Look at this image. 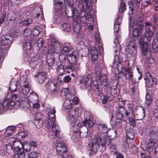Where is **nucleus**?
<instances>
[{"mask_svg":"<svg viewBox=\"0 0 158 158\" xmlns=\"http://www.w3.org/2000/svg\"><path fill=\"white\" fill-rule=\"evenodd\" d=\"M154 33L153 30H145V32L141 38L139 40L141 59L150 64H154L155 63L153 58L151 57V51L148 48L149 44Z\"/></svg>","mask_w":158,"mask_h":158,"instance_id":"1","label":"nucleus"},{"mask_svg":"<svg viewBox=\"0 0 158 158\" xmlns=\"http://www.w3.org/2000/svg\"><path fill=\"white\" fill-rule=\"evenodd\" d=\"M111 139H107L106 138H104L102 139L100 135L97 134L94 135L92 142L89 143L88 146V148L90 154L94 155L97 152L98 148L100 146L104 147L106 143H108V145L111 143Z\"/></svg>","mask_w":158,"mask_h":158,"instance_id":"2","label":"nucleus"},{"mask_svg":"<svg viewBox=\"0 0 158 158\" xmlns=\"http://www.w3.org/2000/svg\"><path fill=\"white\" fill-rule=\"evenodd\" d=\"M48 110V119L47 120L48 127L52 126L55 136L58 138L60 137V129L55 122V113L56 111L54 107L49 106L47 108Z\"/></svg>","mask_w":158,"mask_h":158,"instance_id":"3","label":"nucleus"},{"mask_svg":"<svg viewBox=\"0 0 158 158\" xmlns=\"http://www.w3.org/2000/svg\"><path fill=\"white\" fill-rule=\"evenodd\" d=\"M67 15L69 17H72L73 21L76 23H78L79 21L84 23L86 21L85 12L83 11H81L79 13L75 9L71 8L70 11Z\"/></svg>","mask_w":158,"mask_h":158,"instance_id":"4","label":"nucleus"},{"mask_svg":"<svg viewBox=\"0 0 158 158\" xmlns=\"http://www.w3.org/2000/svg\"><path fill=\"white\" fill-rule=\"evenodd\" d=\"M12 40L10 35L3 37L0 43V61H2L4 60V54L9 49L10 46L9 44L11 43Z\"/></svg>","mask_w":158,"mask_h":158,"instance_id":"5","label":"nucleus"},{"mask_svg":"<svg viewBox=\"0 0 158 158\" xmlns=\"http://www.w3.org/2000/svg\"><path fill=\"white\" fill-rule=\"evenodd\" d=\"M21 96V94L18 93L13 94L12 95L11 97L9 98H6L0 106V110L5 106H7V108L10 109L12 108L15 104L14 101Z\"/></svg>","mask_w":158,"mask_h":158,"instance_id":"6","label":"nucleus"},{"mask_svg":"<svg viewBox=\"0 0 158 158\" xmlns=\"http://www.w3.org/2000/svg\"><path fill=\"white\" fill-rule=\"evenodd\" d=\"M91 77L89 74H88L82 76L79 80V85L81 88L84 89H86L88 91L92 89V85L89 83V80L91 79Z\"/></svg>","mask_w":158,"mask_h":158,"instance_id":"7","label":"nucleus"},{"mask_svg":"<svg viewBox=\"0 0 158 158\" xmlns=\"http://www.w3.org/2000/svg\"><path fill=\"white\" fill-rule=\"evenodd\" d=\"M77 55L75 52H72L67 55V59L69 65L66 66V68L72 71H74L76 69L75 66Z\"/></svg>","mask_w":158,"mask_h":158,"instance_id":"8","label":"nucleus"},{"mask_svg":"<svg viewBox=\"0 0 158 158\" xmlns=\"http://www.w3.org/2000/svg\"><path fill=\"white\" fill-rule=\"evenodd\" d=\"M13 147L16 152L20 155L23 154L24 150V145L19 140H12Z\"/></svg>","mask_w":158,"mask_h":158,"instance_id":"9","label":"nucleus"},{"mask_svg":"<svg viewBox=\"0 0 158 158\" xmlns=\"http://www.w3.org/2000/svg\"><path fill=\"white\" fill-rule=\"evenodd\" d=\"M127 45L128 47L127 52L131 56H136L137 54V48L134 42L131 41L129 44Z\"/></svg>","mask_w":158,"mask_h":158,"instance_id":"10","label":"nucleus"},{"mask_svg":"<svg viewBox=\"0 0 158 158\" xmlns=\"http://www.w3.org/2000/svg\"><path fill=\"white\" fill-rule=\"evenodd\" d=\"M47 88L52 93L54 94L59 91V88L57 87V84L56 82L49 81L47 84Z\"/></svg>","mask_w":158,"mask_h":158,"instance_id":"11","label":"nucleus"},{"mask_svg":"<svg viewBox=\"0 0 158 158\" xmlns=\"http://www.w3.org/2000/svg\"><path fill=\"white\" fill-rule=\"evenodd\" d=\"M57 153L60 155H64L67 152L66 146L63 143H58L56 147Z\"/></svg>","mask_w":158,"mask_h":158,"instance_id":"12","label":"nucleus"},{"mask_svg":"<svg viewBox=\"0 0 158 158\" xmlns=\"http://www.w3.org/2000/svg\"><path fill=\"white\" fill-rule=\"evenodd\" d=\"M146 85L148 87L153 86L154 81L156 80V78H153L151 74L149 72L146 73V77L144 78Z\"/></svg>","mask_w":158,"mask_h":158,"instance_id":"13","label":"nucleus"},{"mask_svg":"<svg viewBox=\"0 0 158 158\" xmlns=\"http://www.w3.org/2000/svg\"><path fill=\"white\" fill-rule=\"evenodd\" d=\"M94 125L92 118L89 116L85 118L84 120L81 123V126L85 127L87 128V132L88 131V128H91Z\"/></svg>","mask_w":158,"mask_h":158,"instance_id":"14","label":"nucleus"},{"mask_svg":"<svg viewBox=\"0 0 158 158\" xmlns=\"http://www.w3.org/2000/svg\"><path fill=\"white\" fill-rule=\"evenodd\" d=\"M115 38L114 41V47L116 51L120 50V45L119 41L120 40V35L118 33V30L115 31Z\"/></svg>","mask_w":158,"mask_h":158,"instance_id":"15","label":"nucleus"},{"mask_svg":"<svg viewBox=\"0 0 158 158\" xmlns=\"http://www.w3.org/2000/svg\"><path fill=\"white\" fill-rule=\"evenodd\" d=\"M35 76L37 78V81L38 83L41 84L44 82L47 77V75L45 72L41 71L38 72Z\"/></svg>","mask_w":158,"mask_h":158,"instance_id":"16","label":"nucleus"},{"mask_svg":"<svg viewBox=\"0 0 158 158\" xmlns=\"http://www.w3.org/2000/svg\"><path fill=\"white\" fill-rule=\"evenodd\" d=\"M137 27L134 28V30H144L148 29L149 30L150 27L151 26L150 23L148 22H146L145 26L143 25L142 21H138L136 25Z\"/></svg>","mask_w":158,"mask_h":158,"instance_id":"17","label":"nucleus"},{"mask_svg":"<svg viewBox=\"0 0 158 158\" xmlns=\"http://www.w3.org/2000/svg\"><path fill=\"white\" fill-rule=\"evenodd\" d=\"M75 110H74L71 109L70 110L69 112V116L68 119L71 123L74 124L77 121V116L76 115ZM74 126V124L73 125Z\"/></svg>","mask_w":158,"mask_h":158,"instance_id":"18","label":"nucleus"},{"mask_svg":"<svg viewBox=\"0 0 158 158\" xmlns=\"http://www.w3.org/2000/svg\"><path fill=\"white\" fill-rule=\"evenodd\" d=\"M91 61L94 63H96L98 59V52L95 47H93L90 51Z\"/></svg>","mask_w":158,"mask_h":158,"instance_id":"19","label":"nucleus"},{"mask_svg":"<svg viewBox=\"0 0 158 158\" xmlns=\"http://www.w3.org/2000/svg\"><path fill=\"white\" fill-rule=\"evenodd\" d=\"M98 128L99 131L102 133H107L110 130V129L104 123L99 124L98 125Z\"/></svg>","mask_w":158,"mask_h":158,"instance_id":"20","label":"nucleus"},{"mask_svg":"<svg viewBox=\"0 0 158 158\" xmlns=\"http://www.w3.org/2000/svg\"><path fill=\"white\" fill-rule=\"evenodd\" d=\"M145 115V110L144 108H142L139 113L135 114L134 116L137 120H139L142 119L144 117Z\"/></svg>","mask_w":158,"mask_h":158,"instance_id":"21","label":"nucleus"},{"mask_svg":"<svg viewBox=\"0 0 158 158\" xmlns=\"http://www.w3.org/2000/svg\"><path fill=\"white\" fill-rule=\"evenodd\" d=\"M149 137L153 139H158V133L156 128L153 127L151 128Z\"/></svg>","mask_w":158,"mask_h":158,"instance_id":"22","label":"nucleus"},{"mask_svg":"<svg viewBox=\"0 0 158 158\" xmlns=\"http://www.w3.org/2000/svg\"><path fill=\"white\" fill-rule=\"evenodd\" d=\"M157 140L149 137L148 141L147 148H148L149 150L152 149V147L154 145Z\"/></svg>","mask_w":158,"mask_h":158,"instance_id":"23","label":"nucleus"},{"mask_svg":"<svg viewBox=\"0 0 158 158\" xmlns=\"http://www.w3.org/2000/svg\"><path fill=\"white\" fill-rule=\"evenodd\" d=\"M124 70L125 73L124 75L128 79L133 76V72L130 68L127 67L125 68Z\"/></svg>","mask_w":158,"mask_h":158,"instance_id":"24","label":"nucleus"},{"mask_svg":"<svg viewBox=\"0 0 158 158\" xmlns=\"http://www.w3.org/2000/svg\"><path fill=\"white\" fill-rule=\"evenodd\" d=\"M18 81L14 80H12L10 81V84L9 86V88L11 92H14L16 91L17 85H18Z\"/></svg>","mask_w":158,"mask_h":158,"instance_id":"25","label":"nucleus"},{"mask_svg":"<svg viewBox=\"0 0 158 158\" xmlns=\"http://www.w3.org/2000/svg\"><path fill=\"white\" fill-rule=\"evenodd\" d=\"M37 153L35 152H32L29 154H25L23 151V154L20 155L23 158H37Z\"/></svg>","mask_w":158,"mask_h":158,"instance_id":"26","label":"nucleus"},{"mask_svg":"<svg viewBox=\"0 0 158 158\" xmlns=\"http://www.w3.org/2000/svg\"><path fill=\"white\" fill-rule=\"evenodd\" d=\"M129 33L133 35V39L135 40L137 39L138 36L142 33V30H130Z\"/></svg>","mask_w":158,"mask_h":158,"instance_id":"27","label":"nucleus"},{"mask_svg":"<svg viewBox=\"0 0 158 158\" xmlns=\"http://www.w3.org/2000/svg\"><path fill=\"white\" fill-rule=\"evenodd\" d=\"M47 61L49 66H52L54 64L55 61L54 55H51L50 56H47Z\"/></svg>","mask_w":158,"mask_h":158,"instance_id":"28","label":"nucleus"},{"mask_svg":"<svg viewBox=\"0 0 158 158\" xmlns=\"http://www.w3.org/2000/svg\"><path fill=\"white\" fill-rule=\"evenodd\" d=\"M56 93L62 96L66 97L69 93V91L67 88H62L61 90L59 89V91Z\"/></svg>","mask_w":158,"mask_h":158,"instance_id":"29","label":"nucleus"},{"mask_svg":"<svg viewBox=\"0 0 158 158\" xmlns=\"http://www.w3.org/2000/svg\"><path fill=\"white\" fill-rule=\"evenodd\" d=\"M29 88L28 84L23 85L21 89L22 93L23 95H27L29 91Z\"/></svg>","mask_w":158,"mask_h":158,"instance_id":"30","label":"nucleus"},{"mask_svg":"<svg viewBox=\"0 0 158 158\" xmlns=\"http://www.w3.org/2000/svg\"><path fill=\"white\" fill-rule=\"evenodd\" d=\"M126 109H125L121 108L118 109L116 113V116L119 119H121L123 117L124 113H125Z\"/></svg>","mask_w":158,"mask_h":158,"instance_id":"31","label":"nucleus"},{"mask_svg":"<svg viewBox=\"0 0 158 158\" xmlns=\"http://www.w3.org/2000/svg\"><path fill=\"white\" fill-rule=\"evenodd\" d=\"M121 1L120 6L119 8V13H122L126 10L125 0H120Z\"/></svg>","mask_w":158,"mask_h":158,"instance_id":"32","label":"nucleus"},{"mask_svg":"<svg viewBox=\"0 0 158 158\" xmlns=\"http://www.w3.org/2000/svg\"><path fill=\"white\" fill-rule=\"evenodd\" d=\"M36 39L34 38L32 40V42L33 44L37 43V44L38 47L40 48L41 47L43 44V39L40 38L37 41Z\"/></svg>","mask_w":158,"mask_h":158,"instance_id":"33","label":"nucleus"},{"mask_svg":"<svg viewBox=\"0 0 158 158\" xmlns=\"http://www.w3.org/2000/svg\"><path fill=\"white\" fill-rule=\"evenodd\" d=\"M29 98L33 103L37 102L39 100L38 96L35 93H33L31 94Z\"/></svg>","mask_w":158,"mask_h":158,"instance_id":"34","label":"nucleus"},{"mask_svg":"<svg viewBox=\"0 0 158 158\" xmlns=\"http://www.w3.org/2000/svg\"><path fill=\"white\" fill-rule=\"evenodd\" d=\"M65 109H70L72 108V104L71 101L68 99H65L63 105Z\"/></svg>","mask_w":158,"mask_h":158,"instance_id":"35","label":"nucleus"},{"mask_svg":"<svg viewBox=\"0 0 158 158\" xmlns=\"http://www.w3.org/2000/svg\"><path fill=\"white\" fill-rule=\"evenodd\" d=\"M145 103L148 106H150L151 104L152 99L151 95L148 93L146 94V96Z\"/></svg>","mask_w":158,"mask_h":158,"instance_id":"36","label":"nucleus"},{"mask_svg":"<svg viewBox=\"0 0 158 158\" xmlns=\"http://www.w3.org/2000/svg\"><path fill=\"white\" fill-rule=\"evenodd\" d=\"M32 23V20L30 18H27L22 22H20V24L21 25L27 26Z\"/></svg>","mask_w":158,"mask_h":158,"instance_id":"37","label":"nucleus"},{"mask_svg":"<svg viewBox=\"0 0 158 158\" xmlns=\"http://www.w3.org/2000/svg\"><path fill=\"white\" fill-rule=\"evenodd\" d=\"M110 154L112 155H116L117 153H118L117 152L115 145L114 144L111 145L110 147Z\"/></svg>","mask_w":158,"mask_h":158,"instance_id":"38","label":"nucleus"},{"mask_svg":"<svg viewBox=\"0 0 158 158\" xmlns=\"http://www.w3.org/2000/svg\"><path fill=\"white\" fill-rule=\"evenodd\" d=\"M35 124L36 128H41L43 124V120H35Z\"/></svg>","mask_w":158,"mask_h":158,"instance_id":"39","label":"nucleus"},{"mask_svg":"<svg viewBox=\"0 0 158 158\" xmlns=\"http://www.w3.org/2000/svg\"><path fill=\"white\" fill-rule=\"evenodd\" d=\"M152 48L155 52L158 51V40H154L153 41L152 43Z\"/></svg>","mask_w":158,"mask_h":158,"instance_id":"40","label":"nucleus"},{"mask_svg":"<svg viewBox=\"0 0 158 158\" xmlns=\"http://www.w3.org/2000/svg\"><path fill=\"white\" fill-rule=\"evenodd\" d=\"M33 43L32 42H26L23 45L24 49L28 51L31 49V44Z\"/></svg>","mask_w":158,"mask_h":158,"instance_id":"41","label":"nucleus"},{"mask_svg":"<svg viewBox=\"0 0 158 158\" xmlns=\"http://www.w3.org/2000/svg\"><path fill=\"white\" fill-rule=\"evenodd\" d=\"M6 151L9 154H10L13 152V149L11 145L7 144L6 145Z\"/></svg>","mask_w":158,"mask_h":158,"instance_id":"42","label":"nucleus"},{"mask_svg":"<svg viewBox=\"0 0 158 158\" xmlns=\"http://www.w3.org/2000/svg\"><path fill=\"white\" fill-rule=\"evenodd\" d=\"M18 134L19 136L18 139L19 140L24 139L26 136L27 135V132L24 131H22L19 132Z\"/></svg>","mask_w":158,"mask_h":158,"instance_id":"43","label":"nucleus"},{"mask_svg":"<svg viewBox=\"0 0 158 158\" xmlns=\"http://www.w3.org/2000/svg\"><path fill=\"white\" fill-rule=\"evenodd\" d=\"M30 106L29 103L27 101L22 102H20V107H23L24 109H27Z\"/></svg>","mask_w":158,"mask_h":158,"instance_id":"44","label":"nucleus"},{"mask_svg":"<svg viewBox=\"0 0 158 158\" xmlns=\"http://www.w3.org/2000/svg\"><path fill=\"white\" fill-rule=\"evenodd\" d=\"M71 80V77L70 76L68 75L64 77L62 80H60V81L61 82L69 83L70 81Z\"/></svg>","mask_w":158,"mask_h":158,"instance_id":"45","label":"nucleus"},{"mask_svg":"<svg viewBox=\"0 0 158 158\" xmlns=\"http://www.w3.org/2000/svg\"><path fill=\"white\" fill-rule=\"evenodd\" d=\"M126 137L127 140H132L134 138L133 134L129 131L127 132Z\"/></svg>","mask_w":158,"mask_h":158,"instance_id":"46","label":"nucleus"},{"mask_svg":"<svg viewBox=\"0 0 158 158\" xmlns=\"http://www.w3.org/2000/svg\"><path fill=\"white\" fill-rule=\"evenodd\" d=\"M57 73L59 74L64 73V69L63 65L62 64H60L58 66L57 69Z\"/></svg>","mask_w":158,"mask_h":158,"instance_id":"47","label":"nucleus"},{"mask_svg":"<svg viewBox=\"0 0 158 158\" xmlns=\"http://www.w3.org/2000/svg\"><path fill=\"white\" fill-rule=\"evenodd\" d=\"M59 59L60 61L61 62L64 63L66 60V56L64 54L61 53L59 56Z\"/></svg>","mask_w":158,"mask_h":158,"instance_id":"48","label":"nucleus"},{"mask_svg":"<svg viewBox=\"0 0 158 158\" xmlns=\"http://www.w3.org/2000/svg\"><path fill=\"white\" fill-rule=\"evenodd\" d=\"M130 87L131 89V92L132 94H134L135 91L137 90V84H136V85H130Z\"/></svg>","mask_w":158,"mask_h":158,"instance_id":"49","label":"nucleus"},{"mask_svg":"<svg viewBox=\"0 0 158 158\" xmlns=\"http://www.w3.org/2000/svg\"><path fill=\"white\" fill-rule=\"evenodd\" d=\"M38 63L37 60L32 59L29 62L30 66L32 68H34L35 67Z\"/></svg>","mask_w":158,"mask_h":158,"instance_id":"50","label":"nucleus"},{"mask_svg":"<svg viewBox=\"0 0 158 158\" xmlns=\"http://www.w3.org/2000/svg\"><path fill=\"white\" fill-rule=\"evenodd\" d=\"M34 30H32L31 31V30H24V35L26 37H30L31 35V33L34 32L33 31Z\"/></svg>","mask_w":158,"mask_h":158,"instance_id":"51","label":"nucleus"},{"mask_svg":"<svg viewBox=\"0 0 158 158\" xmlns=\"http://www.w3.org/2000/svg\"><path fill=\"white\" fill-rule=\"evenodd\" d=\"M44 116L40 113H38L35 115V120H43Z\"/></svg>","mask_w":158,"mask_h":158,"instance_id":"52","label":"nucleus"},{"mask_svg":"<svg viewBox=\"0 0 158 158\" xmlns=\"http://www.w3.org/2000/svg\"><path fill=\"white\" fill-rule=\"evenodd\" d=\"M13 133V129H11L10 127L8 128L6 131L5 134L6 136H10L11 134Z\"/></svg>","mask_w":158,"mask_h":158,"instance_id":"53","label":"nucleus"},{"mask_svg":"<svg viewBox=\"0 0 158 158\" xmlns=\"http://www.w3.org/2000/svg\"><path fill=\"white\" fill-rule=\"evenodd\" d=\"M95 38L96 41L98 43L100 42V38L99 34V33L98 31H97L95 34Z\"/></svg>","mask_w":158,"mask_h":158,"instance_id":"54","label":"nucleus"},{"mask_svg":"<svg viewBox=\"0 0 158 158\" xmlns=\"http://www.w3.org/2000/svg\"><path fill=\"white\" fill-rule=\"evenodd\" d=\"M131 113H132V109L131 107H128L127 110H126L125 115L126 116H127Z\"/></svg>","mask_w":158,"mask_h":158,"instance_id":"55","label":"nucleus"},{"mask_svg":"<svg viewBox=\"0 0 158 158\" xmlns=\"http://www.w3.org/2000/svg\"><path fill=\"white\" fill-rule=\"evenodd\" d=\"M46 27L44 25L39 24L35 26V30H39L40 29H45Z\"/></svg>","mask_w":158,"mask_h":158,"instance_id":"56","label":"nucleus"},{"mask_svg":"<svg viewBox=\"0 0 158 158\" xmlns=\"http://www.w3.org/2000/svg\"><path fill=\"white\" fill-rule=\"evenodd\" d=\"M71 49V46L69 44H66L63 48V50L65 52H67Z\"/></svg>","mask_w":158,"mask_h":158,"instance_id":"57","label":"nucleus"},{"mask_svg":"<svg viewBox=\"0 0 158 158\" xmlns=\"http://www.w3.org/2000/svg\"><path fill=\"white\" fill-rule=\"evenodd\" d=\"M62 28L63 30H66V29H70L69 25L67 23H64L62 25Z\"/></svg>","mask_w":158,"mask_h":158,"instance_id":"58","label":"nucleus"},{"mask_svg":"<svg viewBox=\"0 0 158 158\" xmlns=\"http://www.w3.org/2000/svg\"><path fill=\"white\" fill-rule=\"evenodd\" d=\"M142 4L144 6H147L151 4L150 0H144L142 3Z\"/></svg>","mask_w":158,"mask_h":158,"instance_id":"59","label":"nucleus"},{"mask_svg":"<svg viewBox=\"0 0 158 158\" xmlns=\"http://www.w3.org/2000/svg\"><path fill=\"white\" fill-rule=\"evenodd\" d=\"M128 81L130 82L133 85H136V84H136V81L135 80V79L134 77L133 76L128 79Z\"/></svg>","mask_w":158,"mask_h":158,"instance_id":"60","label":"nucleus"},{"mask_svg":"<svg viewBox=\"0 0 158 158\" xmlns=\"http://www.w3.org/2000/svg\"><path fill=\"white\" fill-rule=\"evenodd\" d=\"M129 121L130 125L133 127H135L136 125V123L135 121L132 118H130L129 119Z\"/></svg>","mask_w":158,"mask_h":158,"instance_id":"61","label":"nucleus"},{"mask_svg":"<svg viewBox=\"0 0 158 158\" xmlns=\"http://www.w3.org/2000/svg\"><path fill=\"white\" fill-rule=\"evenodd\" d=\"M22 0H11L12 3L14 5H18L21 2Z\"/></svg>","mask_w":158,"mask_h":158,"instance_id":"62","label":"nucleus"},{"mask_svg":"<svg viewBox=\"0 0 158 158\" xmlns=\"http://www.w3.org/2000/svg\"><path fill=\"white\" fill-rule=\"evenodd\" d=\"M6 15V13L5 12H3L2 14L1 17L0 18V22L3 23L5 19Z\"/></svg>","mask_w":158,"mask_h":158,"instance_id":"63","label":"nucleus"},{"mask_svg":"<svg viewBox=\"0 0 158 158\" xmlns=\"http://www.w3.org/2000/svg\"><path fill=\"white\" fill-rule=\"evenodd\" d=\"M67 4L71 8L73 5V0H65Z\"/></svg>","mask_w":158,"mask_h":158,"instance_id":"64","label":"nucleus"}]
</instances>
